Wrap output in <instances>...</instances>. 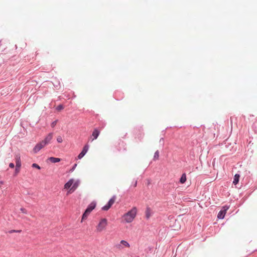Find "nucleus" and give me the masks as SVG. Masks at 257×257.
Here are the masks:
<instances>
[{"label": "nucleus", "instance_id": "nucleus-4", "mask_svg": "<svg viewBox=\"0 0 257 257\" xmlns=\"http://www.w3.org/2000/svg\"><path fill=\"white\" fill-rule=\"evenodd\" d=\"M96 202L95 201L91 202L86 209L87 212L90 213L96 207Z\"/></svg>", "mask_w": 257, "mask_h": 257}, {"label": "nucleus", "instance_id": "nucleus-31", "mask_svg": "<svg viewBox=\"0 0 257 257\" xmlns=\"http://www.w3.org/2000/svg\"><path fill=\"white\" fill-rule=\"evenodd\" d=\"M160 144L162 145H164V138H161L160 140Z\"/></svg>", "mask_w": 257, "mask_h": 257}, {"label": "nucleus", "instance_id": "nucleus-5", "mask_svg": "<svg viewBox=\"0 0 257 257\" xmlns=\"http://www.w3.org/2000/svg\"><path fill=\"white\" fill-rule=\"evenodd\" d=\"M45 145L42 143V142H40L39 143H38L34 148L33 149V152L34 153H37L40 151V150L42 149Z\"/></svg>", "mask_w": 257, "mask_h": 257}, {"label": "nucleus", "instance_id": "nucleus-33", "mask_svg": "<svg viewBox=\"0 0 257 257\" xmlns=\"http://www.w3.org/2000/svg\"><path fill=\"white\" fill-rule=\"evenodd\" d=\"M21 210L23 213H26V209L25 208H21Z\"/></svg>", "mask_w": 257, "mask_h": 257}, {"label": "nucleus", "instance_id": "nucleus-25", "mask_svg": "<svg viewBox=\"0 0 257 257\" xmlns=\"http://www.w3.org/2000/svg\"><path fill=\"white\" fill-rule=\"evenodd\" d=\"M106 125V122L105 121H101V124H100V125L101 126V128H103Z\"/></svg>", "mask_w": 257, "mask_h": 257}, {"label": "nucleus", "instance_id": "nucleus-10", "mask_svg": "<svg viewBox=\"0 0 257 257\" xmlns=\"http://www.w3.org/2000/svg\"><path fill=\"white\" fill-rule=\"evenodd\" d=\"M74 179H70L67 182H66L65 185H64V188L65 189H70L71 188V187L72 186V185H73V182H74Z\"/></svg>", "mask_w": 257, "mask_h": 257}, {"label": "nucleus", "instance_id": "nucleus-16", "mask_svg": "<svg viewBox=\"0 0 257 257\" xmlns=\"http://www.w3.org/2000/svg\"><path fill=\"white\" fill-rule=\"evenodd\" d=\"M116 199V196L113 195L108 201V203L110 204V205H112V204L114 203L115 200Z\"/></svg>", "mask_w": 257, "mask_h": 257}, {"label": "nucleus", "instance_id": "nucleus-15", "mask_svg": "<svg viewBox=\"0 0 257 257\" xmlns=\"http://www.w3.org/2000/svg\"><path fill=\"white\" fill-rule=\"evenodd\" d=\"M186 181V176L185 174H183L180 178V182L183 184Z\"/></svg>", "mask_w": 257, "mask_h": 257}, {"label": "nucleus", "instance_id": "nucleus-8", "mask_svg": "<svg viewBox=\"0 0 257 257\" xmlns=\"http://www.w3.org/2000/svg\"><path fill=\"white\" fill-rule=\"evenodd\" d=\"M153 214V212L152 211V209L149 207H147L145 211V215L146 218L147 219H149Z\"/></svg>", "mask_w": 257, "mask_h": 257}, {"label": "nucleus", "instance_id": "nucleus-34", "mask_svg": "<svg viewBox=\"0 0 257 257\" xmlns=\"http://www.w3.org/2000/svg\"><path fill=\"white\" fill-rule=\"evenodd\" d=\"M133 185H134V187H136L137 186V181L136 180L134 182V183H133Z\"/></svg>", "mask_w": 257, "mask_h": 257}, {"label": "nucleus", "instance_id": "nucleus-27", "mask_svg": "<svg viewBox=\"0 0 257 257\" xmlns=\"http://www.w3.org/2000/svg\"><path fill=\"white\" fill-rule=\"evenodd\" d=\"M76 166H77L76 164H74L73 167H72V168L70 170V172H73L74 170H75V169L76 168Z\"/></svg>", "mask_w": 257, "mask_h": 257}, {"label": "nucleus", "instance_id": "nucleus-11", "mask_svg": "<svg viewBox=\"0 0 257 257\" xmlns=\"http://www.w3.org/2000/svg\"><path fill=\"white\" fill-rule=\"evenodd\" d=\"M225 213V210L221 209V210H220L217 214V218L219 219H223L224 218Z\"/></svg>", "mask_w": 257, "mask_h": 257}, {"label": "nucleus", "instance_id": "nucleus-12", "mask_svg": "<svg viewBox=\"0 0 257 257\" xmlns=\"http://www.w3.org/2000/svg\"><path fill=\"white\" fill-rule=\"evenodd\" d=\"M89 146L88 144H86L84 145V146L82 150L81 151V153L84 154V155H86L87 152H88L89 150Z\"/></svg>", "mask_w": 257, "mask_h": 257}, {"label": "nucleus", "instance_id": "nucleus-3", "mask_svg": "<svg viewBox=\"0 0 257 257\" xmlns=\"http://www.w3.org/2000/svg\"><path fill=\"white\" fill-rule=\"evenodd\" d=\"M53 133H49L45 138V139L42 141V143L46 146V145L48 144L51 140H52L53 138Z\"/></svg>", "mask_w": 257, "mask_h": 257}, {"label": "nucleus", "instance_id": "nucleus-7", "mask_svg": "<svg viewBox=\"0 0 257 257\" xmlns=\"http://www.w3.org/2000/svg\"><path fill=\"white\" fill-rule=\"evenodd\" d=\"M100 134V131L97 128H95L91 135V137H92V140L93 141L96 140Z\"/></svg>", "mask_w": 257, "mask_h": 257}, {"label": "nucleus", "instance_id": "nucleus-35", "mask_svg": "<svg viewBox=\"0 0 257 257\" xmlns=\"http://www.w3.org/2000/svg\"><path fill=\"white\" fill-rule=\"evenodd\" d=\"M116 247L118 248H120V247H121V245L120 244H118L116 245Z\"/></svg>", "mask_w": 257, "mask_h": 257}, {"label": "nucleus", "instance_id": "nucleus-21", "mask_svg": "<svg viewBox=\"0 0 257 257\" xmlns=\"http://www.w3.org/2000/svg\"><path fill=\"white\" fill-rule=\"evenodd\" d=\"M89 214V213L88 212H87L85 210V212L83 213V215H82V219H84L85 218L87 217V216Z\"/></svg>", "mask_w": 257, "mask_h": 257}, {"label": "nucleus", "instance_id": "nucleus-36", "mask_svg": "<svg viewBox=\"0 0 257 257\" xmlns=\"http://www.w3.org/2000/svg\"><path fill=\"white\" fill-rule=\"evenodd\" d=\"M136 257H140V256H136Z\"/></svg>", "mask_w": 257, "mask_h": 257}, {"label": "nucleus", "instance_id": "nucleus-2", "mask_svg": "<svg viewBox=\"0 0 257 257\" xmlns=\"http://www.w3.org/2000/svg\"><path fill=\"white\" fill-rule=\"evenodd\" d=\"M107 225V220L105 218L102 219L98 223L97 230L98 231H101Z\"/></svg>", "mask_w": 257, "mask_h": 257}, {"label": "nucleus", "instance_id": "nucleus-26", "mask_svg": "<svg viewBox=\"0 0 257 257\" xmlns=\"http://www.w3.org/2000/svg\"><path fill=\"white\" fill-rule=\"evenodd\" d=\"M85 155L81 153H80L78 155L77 158L78 159H81Z\"/></svg>", "mask_w": 257, "mask_h": 257}, {"label": "nucleus", "instance_id": "nucleus-14", "mask_svg": "<svg viewBox=\"0 0 257 257\" xmlns=\"http://www.w3.org/2000/svg\"><path fill=\"white\" fill-rule=\"evenodd\" d=\"M239 177H240L239 175L236 174L234 176L233 184H234V185H236L239 182Z\"/></svg>", "mask_w": 257, "mask_h": 257}, {"label": "nucleus", "instance_id": "nucleus-22", "mask_svg": "<svg viewBox=\"0 0 257 257\" xmlns=\"http://www.w3.org/2000/svg\"><path fill=\"white\" fill-rule=\"evenodd\" d=\"M20 168H17V167H16L14 175L16 176L20 172Z\"/></svg>", "mask_w": 257, "mask_h": 257}, {"label": "nucleus", "instance_id": "nucleus-17", "mask_svg": "<svg viewBox=\"0 0 257 257\" xmlns=\"http://www.w3.org/2000/svg\"><path fill=\"white\" fill-rule=\"evenodd\" d=\"M111 205H110V204L107 202L105 205L102 207V210L104 211H107L111 207Z\"/></svg>", "mask_w": 257, "mask_h": 257}, {"label": "nucleus", "instance_id": "nucleus-29", "mask_svg": "<svg viewBox=\"0 0 257 257\" xmlns=\"http://www.w3.org/2000/svg\"><path fill=\"white\" fill-rule=\"evenodd\" d=\"M57 141L58 143H62V141H63L62 138L61 137H58L57 138Z\"/></svg>", "mask_w": 257, "mask_h": 257}, {"label": "nucleus", "instance_id": "nucleus-24", "mask_svg": "<svg viewBox=\"0 0 257 257\" xmlns=\"http://www.w3.org/2000/svg\"><path fill=\"white\" fill-rule=\"evenodd\" d=\"M22 231L21 230H11L9 231L10 233H12L14 232H21Z\"/></svg>", "mask_w": 257, "mask_h": 257}, {"label": "nucleus", "instance_id": "nucleus-6", "mask_svg": "<svg viewBox=\"0 0 257 257\" xmlns=\"http://www.w3.org/2000/svg\"><path fill=\"white\" fill-rule=\"evenodd\" d=\"M15 162L16 167H17V168H21L22 164L21 161V158L19 154H17L15 155Z\"/></svg>", "mask_w": 257, "mask_h": 257}, {"label": "nucleus", "instance_id": "nucleus-13", "mask_svg": "<svg viewBox=\"0 0 257 257\" xmlns=\"http://www.w3.org/2000/svg\"><path fill=\"white\" fill-rule=\"evenodd\" d=\"M49 160L52 163H55L57 162H59L61 160L60 158H55L53 157H51L49 158Z\"/></svg>", "mask_w": 257, "mask_h": 257}, {"label": "nucleus", "instance_id": "nucleus-1", "mask_svg": "<svg viewBox=\"0 0 257 257\" xmlns=\"http://www.w3.org/2000/svg\"><path fill=\"white\" fill-rule=\"evenodd\" d=\"M137 209L134 207L131 210L125 213L123 216L124 220L127 223L132 222L136 216Z\"/></svg>", "mask_w": 257, "mask_h": 257}, {"label": "nucleus", "instance_id": "nucleus-32", "mask_svg": "<svg viewBox=\"0 0 257 257\" xmlns=\"http://www.w3.org/2000/svg\"><path fill=\"white\" fill-rule=\"evenodd\" d=\"M9 167L11 168H14L15 167V165L13 163H11L9 164Z\"/></svg>", "mask_w": 257, "mask_h": 257}, {"label": "nucleus", "instance_id": "nucleus-19", "mask_svg": "<svg viewBox=\"0 0 257 257\" xmlns=\"http://www.w3.org/2000/svg\"><path fill=\"white\" fill-rule=\"evenodd\" d=\"M120 244L125 246H127V247H129L130 246V244L128 242H127L126 241L124 240H122L120 241Z\"/></svg>", "mask_w": 257, "mask_h": 257}, {"label": "nucleus", "instance_id": "nucleus-18", "mask_svg": "<svg viewBox=\"0 0 257 257\" xmlns=\"http://www.w3.org/2000/svg\"><path fill=\"white\" fill-rule=\"evenodd\" d=\"M159 152L158 150L156 151L154 154V158H153V160L154 161L158 159L159 158Z\"/></svg>", "mask_w": 257, "mask_h": 257}, {"label": "nucleus", "instance_id": "nucleus-20", "mask_svg": "<svg viewBox=\"0 0 257 257\" xmlns=\"http://www.w3.org/2000/svg\"><path fill=\"white\" fill-rule=\"evenodd\" d=\"M63 108H64L63 105L62 104H59V105H58L57 106L56 109L58 111H60V110H62Z\"/></svg>", "mask_w": 257, "mask_h": 257}, {"label": "nucleus", "instance_id": "nucleus-9", "mask_svg": "<svg viewBox=\"0 0 257 257\" xmlns=\"http://www.w3.org/2000/svg\"><path fill=\"white\" fill-rule=\"evenodd\" d=\"M80 184V181L79 180H77L75 182H73L72 186L70 189V191L73 192L78 187L79 185Z\"/></svg>", "mask_w": 257, "mask_h": 257}, {"label": "nucleus", "instance_id": "nucleus-30", "mask_svg": "<svg viewBox=\"0 0 257 257\" xmlns=\"http://www.w3.org/2000/svg\"><path fill=\"white\" fill-rule=\"evenodd\" d=\"M229 208V207L225 205V206H224L221 209L222 210H225V212H226V211Z\"/></svg>", "mask_w": 257, "mask_h": 257}, {"label": "nucleus", "instance_id": "nucleus-28", "mask_svg": "<svg viewBox=\"0 0 257 257\" xmlns=\"http://www.w3.org/2000/svg\"><path fill=\"white\" fill-rule=\"evenodd\" d=\"M57 122V120H55L53 121L51 123V126L52 127H54L56 125Z\"/></svg>", "mask_w": 257, "mask_h": 257}, {"label": "nucleus", "instance_id": "nucleus-23", "mask_svg": "<svg viewBox=\"0 0 257 257\" xmlns=\"http://www.w3.org/2000/svg\"><path fill=\"white\" fill-rule=\"evenodd\" d=\"M32 166L33 168H35L39 170L41 169V167L38 164H37L36 163H33L32 164Z\"/></svg>", "mask_w": 257, "mask_h": 257}]
</instances>
